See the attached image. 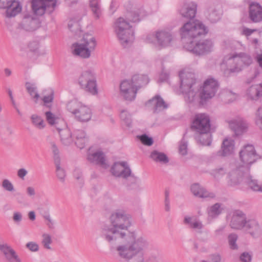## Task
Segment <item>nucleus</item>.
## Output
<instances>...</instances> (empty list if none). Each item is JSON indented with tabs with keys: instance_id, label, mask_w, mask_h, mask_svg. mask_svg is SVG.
Instances as JSON below:
<instances>
[{
	"instance_id": "nucleus-58",
	"label": "nucleus",
	"mask_w": 262,
	"mask_h": 262,
	"mask_svg": "<svg viewBox=\"0 0 262 262\" xmlns=\"http://www.w3.org/2000/svg\"><path fill=\"white\" fill-rule=\"evenodd\" d=\"M26 246L31 252H37L39 250L38 245L34 242H28Z\"/></svg>"
},
{
	"instance_id": "nucleus-3",
	"label": "nucleus",
	"mask_w": 262,
	"mask_h": 262,
	"mask_svg": "<svg viewBox=\"0 0 262 262\" xmlns=\"http://www.w3.org/2000/svg\"><path fill=\"white\" fill-rule=\"evenodd\" d=\"M252 62L251 57L244 53L235 54L226 57L221 64V69L226 77L242 70L244 66H249Z\"/></svg>"
},
{
	"instance_id": "nucleus-26",
	"label": "nucleus",
	"mask_w": 262,
	"mask_h": 262,
	"mask_svg": "<svg viewBox=\"0 0 262 262\" xmlns=\"http://www.w3.org/2000/svg\"><path fill=\"white\" fill-rule=\"evenodd\" d=\"M194 137L196 141L202 145L209 146L211 144V135L210 132L194 133Z\"/></svg>"
},
{
	"instance_id": "nucleus-28",
	"label": "nucleus",
	"mask_w": 262,
	"mask_h": 262,
	"mask_svg": "<svg viewBox=\"0 0 262 262\" xmlns=\"http://www.w3.org/2000/svg\"><path fill=\"white\" fill-rule=\"evenodd\" d=\"M131 80L135 84V86L139 90L147 84L149 79L147 75L135 74L132 77Z\"/></svg>"
},
{
	"instance_id": "nucleus-6",
	"label": "nucleus",
	"mask_w": 262,
	"mask_h": 262,
	"mask_svg": "<svg viewBox=\"0 0 262 262\" xmlns=\"http://www.w3.org/2000/svg\"><path fill=\"white\" fill-rule=\"evenodd\" d=\"M78 83L82 90L93 95L98 93L96 74L91 70L81 73L78 78Z\"/></svg>"
},
{
	"instance_id": "nucleus-9",
	"label": "nucleus",
	"mask_w": 262,
	"mask_h": 262,
	"mask_svg": "<svg viewBox=\"0 0 262 262\" xmlns=\"http://www.w3.org/2000/svg\"><path fill=\"white\" fill-rule=\"evenodd\" d=\"M219 84L214 78H208L205 81L203 89L200 94L201 102L213 97L218 90Z\"/></svg>"
},
{
	"instance_id": "nucleus-1",
	"label": "nucleus",
	"mask_w": 262,
	"mask_h": 262,
	"mask_svg": "<svg viewBox=\"0 0 262 262\" xmlns=\"http://www.w3.org/2000/svg\"><path fill=\"white\" fill-rule=\"evenodd\" d=\"M110 225L101 230V237L111 246V249L125 262H160L155 254L144 256V250L149 245L147 239L137 236L128 229L132 225L131 216L123 210L113 211L110 217Z\"/></svg>"
},
{
	"instance_id": "nucleus-8",
	"label": "nucleus",
	"mask_w": 262,
	"mask_h": 262,
	"mask_svg": "<svg viewBox=\"0 0 262 262\" xmlns=\"http://www.w3.org/2000/svg\"><path fill=\"white\" fill-rule=\"evenodd\" d=\"M194 133L202 132H210V120L209 116L205 114H199L195 116L190 129Z\"/></svg>"
},
{
	"instance_id": "nucleus-2",
	"label": "nucleus",
	"mask_w": 262,
	"mask_h": 262,
	"mask_svg": "<svg viewBox=\"0 0 262 262\" xmlns=\"http://www.w3.org/2000/svg\"><path fill=\"white\" fill-rule=\"evenodd\" d=\"M197 5L193 2L184 4L179 10L182 17L191 20L196 15ZM208 32V29L201 21L198 20L191 21L184 24L180 29V34L185 42L192 45L193 41L198 36L205 35Z\"/></svg>"
},
{
	"instance_id": "nucleus-57",
	"label": "nucleus",
	"mask_w": 262,
	"mask_h": 262,
	"mask_svg": "<svg viewBox=\"0 0 262 262\" xmlns=\"http://www.w3.org/2000/svg\"><path fill=\"white\" fill-rule=\"evenodd\" d=\"M45 54V52L40 53V50H28L27 55L31 58L36 59L39 55Z\"/></svg>"
},
{
	"instance_id": "nucleus-20",
	"label": "nucleus",
	"mask_w": 262,
	"mask_h": 262,
	"mask_svg": "<svg viewBox=\"0 0 262 262\" xmlns=\"http://www.w3.org/2000/svg\"><path fill=\"white\" fill-rule=\"evenodd\" d=\"M230 128L238 136L245 133L248 128L247 123L242 119L234 120L229 122Z\"/></svg>"
},
{
	"instance_id": "nucleus-34",
	"label": "nucleus",
	"mask_w": 262,
	"mask_h": 262,
	"mask_svg": "<svg viewBox=\"0 0 262 262\" xmlns=\"http://www.w3.org/2000/svg\"><path fill=\"white\" fill-rule=\"evenodd\" d=\"M9 8L6 12V15L7 17H14L21 10V7L20 5L14 1L12 4L9 6Z\"/></svg>"
},
{
	"instance_id": "nucleus-27",
	"label": "nucleus",
	"mask_w": 262,
	"mask_h": 262,
	"mask_svg": "<svg viewBox=\"0 0 262 262\" xmlns=\"http://www.w3.org/2000/svg\"><path fill=\"white\" fill-rule=\"evenodd\" d=\"M73 136L75 138V144L80 149L84 148L87 141L85 133L82 129H76L74 131Z\"/></svg>"
},
{
	"instance_id": "nucleus-22",
	"label": "nucleus",
	"mask_w": 262,
	"mask_h": 262,
	"mask_svg": "<svg viewBox=\"0 0 262 262\" xmlns=\"http://www.w3.org/2000/svg\"><path fill=\"white\" fill-rule=\"evenodd\" d=\"M77 120L80 122L89 121L92 117V112L90 108L82 105L75 115Z\"/></svg>"
},
{
	"instance_id": "nucleus-12",
	"label": "nucleus",
	"mask_w": 262,
	"mask_h": 262,
	"mask_svg": "<svg viewBox=\"0 0 262 262\" xmlns=\"http://www.w3.org/2000/svg\"><path fill=\"white\" fill-rule=\"evenodd\" d=\"M120 93L127 101L134 100L136 96L138 89L132 80H124L120 84Z\"/></svg>"
},
{
	"instance_id": "nucleus-55",
	"label": "nucleus",
	"mask_w": 262,
	"mask_h": 262,
	"mask_svg": "<svg viewBox=\"0 0 262 262\" xmlns=\"http://www.w3.org/2000/svg\"><path fill=\"white\" fill-rule=\"evenodd\" d=\"M2 187L5 190L9 191H13L14 190L13 184L7 179H5L3 181Z\"/></svg>"
},
{
	"instance_id": "nucleus-10",
	"label": "nucleus",
	"mask_w": 262,
	"mask_h": 262,
	"mask_svg": "<svg viewBox=\"0 0 262 262\" xmlns=\"http://www.w3.org/2000/svg\"><path fill=\"white\" fill-rule=\"evenodd\" d=\"M156 39L158 45L162 48H167L170 46L173 37L172 34L165 31H158L155 34L148 35L146 37V41L152 43L153 39Z\"/></svg>"
},
{
	"instance_id": "nucleus-13",
	"label": "nucleus",
	"mask_w": 262,
	"mask_h": 262,
	"mask_svg": "<svg viewBox=\"0 0 262 262\" xmlns=\"http://www.w3.org/2000/svg\"><path fill=\"white\" fill-rule=\"evenodd\" d=\"M247 174V169L241 166L231 171L228 174V184L230 186H235L239 185L244 179H245Z\"/></svg>"
},
{
	"instance_id": "nucleus-36",
	"label": "nucleus",
	"mask_w": 262,
	"mask_h": 262,
	"mask_svg": "<svg viewBox=\"0 0 262 262\" xmlns=\"http://www.w3.org/2000/svg\"><path fill=\"white\" fill-rule=\"evenodd\" d=\"M90 7L94 17L99 19L101 15V9L98 0H90Z\"/></svg>"
},
{
	"instance_id": "nucleus-50",
	"label": "nucleus",
	"mask_w": 262,
	"mask_h": 262,
	"mask_svg": "<svg viewBox=\"0 0 262 262\" xmlns=\"http://www.w3.org/2000/svg\"><path fill=\"white\" fill-rule=\"evenodd\" d=\"M126 17L128 20L136 23L140 21L139 14L135 11H127Z\"/></svg>"
},
{
	"instance_id": "nucleus-25",
	"label": "nucleus",
	"mask_w": 262,
	"mask_h": 262,
	"mask_svg": "<svg viewBox=\"0 0 262 262\" xmlns=\"http://www.w3.org/2000/svg\"><path fill=\"white\" fill-rule=\"evenodd\" d=\"M148 103L154 105V113H158L165 108L168 106L164 100L159 96L157 95L148 101Z\"/></svg>"
},
{
	"instance_id": "nucleus-37",
	"label": "nucleus",
	"mask_w": 262,
	"mask_h": 262,
	"mask_svg": "<svg viewBox=\"0 0 262 262\" xmlns=\"http://www.w3.org/2000/svg\"><path fill=\"white\" fill-rule=\"evenodd\" d=\"M37 20L34 18L26 19L24 21V27L28 31H33L35 30L38 27Z\"/></svg>"
},
{
	"instance_id": "nucleus-23",
	"label": "nucleus",
	"mask_w": 262,
	"mask_h": 262,
	"mask_svg": "<svg viewBox=\"0 0 262 262\" xmlns=\"http://www.w3.org/2000/svg\"><path fill=\"white\" fill-rule=\"evenodd\" d=\"M234 141L232 139H225L222 143V150L218 152V154L222 156H227L231 155L234 150Z\"/></svg>"
},
{
	"instance_id": "nucleus-15",
	"label": "nucleus",
	"mask_w": 262,
	"mask_h": 262,
	"mask_svg": "<svg viewBox=\"0 0 262 262\" xmlns=\"http://www.w3.org/2000/svg\"><path fill=\"white\" fill-rule=\"evenodd\" d=\"M246 221V214L242 211L236 210L233 212L229 226L232 229L242 230L244 229Z\"/></svg>"
},
{
	"instance_id": "nucleus-35",
	"label": "nucleus",
	"mask_w": 262,
	"mask_h": 262,
	"mask_svg": "<svg viewBox=\"0 0 262 262\" xmlns=\"http://www.w3.org/2000/svg\"><path fill=\"white\" fill-rule=\"evenodd\" d=\"M150 158L156 162H160L163 164H166L169 162L167 156L163 152L154 150L150 154Z\"/></svg>"
},
{
	"instance_id": "nucleus-43",
	"label": "nucleus",
	"mask_w": 262,
	"mask_h": 262,
	"mask_svg": "<svg viewBox=\"0 0 262 262\" xmlns=\"http://www.w3.org/2000/svg\"><path fill=\"white\" fill-rule=\"evenodd\" d=\"M72 54L76 57L88 58L91 55V50H72Z\"/></svg>"
},
{
	"instance_id": "nucleus-60",
	"label": "nucleus",
	"mask_w": 262,
	"mask_h": 262,
	"mask_svg": "<svg viewBox=\"0 0 262 262\" xmlns=\"http://www.w3.org/2000/svg\"><path fill=\"white\" fill-rule=\"evenodd\" d=\"M179 152L182 155H186L187 153V144L184 140H182L180 144Z\"/></svg>"
},
{
	"instance_id": "nucleus-51",
	"label": "nucleus",
	"mask_w": 262,
	"mask_h": 262,
	"mask_svg": "<svg viewBox=\"0 0 262 262\" xmlns=\"http://www.w3.org/2000/svg\"><path fill=\"white\" fill-rule=\"evenodd\" d=\"M51 243V236L48 234H43L42 235V239L41 242V244L43 247L47 249H51V247H50V244Z\"/></svg>"
},
{
	"instance_id": "nucleus-11",
	"label": "nucleus",
	"mask_w": 262,
	"mask_h": 262,
	"mask_svg": "<svg viewBox=\"0 0 262 262\" xmlns=\"http://www.w3.org/2000/svg\"><path fill=\"white\" fill-rule=\"evenodd\" d=\"M241 161L245 165V169L249 168V166L254 163L258 158L254 147L252 145H247L239 152Z\"/></svg>"
},
{
	"instance_id": "nucleus-16",
	"label": "nucleus",
	"mask_w": 262,
	"mask_h": 262,
	"mask_svg": "<svg viewBox=\"0 0 262 262\" xmlns=\"http://www.w3.org/2000/svg\"><path fill=\"white\" fill-rule=\"evenodd\" d=\"M96 45L95 38L89 34H84L80 42L73 43L72 49H94Z\"/></svg>"
},
{
	"instance_id": "nucleus-14",
	"label": "nucleus",
	"mask_w": 262,
	"mask_h": 262,
	"mask_svg": "<svg viewBox=\"0 0 262 262\" xmlns=\"http://www.w3.org/2000/svg\"><path fill=\"white\" fill-rule=\"evenodd\" d=\"M223 15V10L219 4H211L207 8L205 16L208 20L212 24L220 21Z\"/></svg>"
},
{
	"instance_id": "nucleus-54",
	"label": "nucleus",
	"mask_w": 262,
	"mask_h": 262,
	"mask_svg": "<svg viewBox=\"0 0 262 262\" xmlns=\"http://www.w3.org/2000/svg\"><path fill=\"white\" fill-rule=\"evenodd\" d=\"M140 139L142 143L145 145L151 146L153 144L152 138L145 134L141 135L140 137Z\"/></svg>"
},
{
	"instance_id": "nucleus-52",
	"label": "nucleus",
	"mask_w": 262,
	"mask_h": 262,
	"mask_svg": "<svg viewBox=\"0 0 262 262\" xmlns=\"http://www.w3.org/2000/svg\"><path fill=\"white\" fill-rule=\"evenodd\" d=\"M226 169L224 167H219L213 169L211 174L215 178H219L226 173Z\"/></svg>"
},
{
	"instance_id": "nucleus-40",
	"label": "nucleus",
	"mask_w": 262,
	"mask_h": 262,
	"mask_svg": "<svg viewBox=\"0 0 262 262\" xmlns=\"http://www.w3.org/2000/svg\"><path fill=\"white\" fill-rule=\"evenodd\" d=\"M213 43L211 39H206L195 43V46L192 49H210Z\"/></svg>"
},
{
	"instance_id": "nucleus-17",
	"label": "nucleus",
	"mask_w": 262,
	"mask_h": 262,
	"mask_svg": "<svg viewBox=\"0 0 262 262\" xmlns=\"http://www.w3.org/2000/svg\"><path fill=\"white\" fill-rule=\"evenodd\" d=\"M243 229L254 238L262 234V229L258 222L254 219L247 220Z\"/></svg>"
},
{
	"instance_id": "nucleus-47",
	"label": "nucleus",
	"mask_w": 262,
	"mask_h": 262,
	"mask_svg": "<svg viewBox=\"0 0 262 262\" xmlns=\"http://www.w3.org/2000/svg\"><path fill=\"white\" fill-rule=\"evenodd\" d=\"M43 3L45 4V11H47L51 13L55 10L57 0H43Z\"/></svg>"
},
{
	"instance_id": "nucleus-19",
	"label": "nucleus",
	"mask_w": 262,
	"mask_h": 262,
	"mask_svg": "<svg viewBox=\"0 0 262 262\" xmlns=\"http://www.w3.org/2000/svg\"><path fill=\"white\" fill-rule=\"evenodd\" d=\"M191 192L195 196L200 198H214L215 196L213 192H209L198 183L193 184L190 187Z\"/></svg>"
},
{
	"instance_id": "nucleus-39",
	"label": "nucleus",
	"mask_w": 262,
	"mask_h": 262,
	"mask_svg": "<svg viewBox=\"0 0 262 262\" xmlns=\"http://www.w3.org/2000/svg\"><path fill=\"white\" fill-rule=\"evenodd\" d=\"M82 105L80 102L76 100H72L67 103V108L69 112L75 115Z\"/></svg>"
},
{
	"instance_id": "nucleus-32",
	"label": "nucleus",
	"mask_w": 262,
	"mask_h": 262,
	"mask_svg": "<svg viewBox=\"0 0 262 262\" xmlns=\"http://www.w3.org/2000/svg\"><path fill=\"white\" fill-rule=\"evenodd\" d=\"M245 183L252 190L262 192V187L258 184L256 180L252 179V177L249 174V168H247Z\"/></svg>"
},
{
	"instance_id": "nucleus-62",
	"label": "nucleus",
	"mask_w": 262,
	"mask_h": 262,
	"mask_svg": "<svg viewBox=\"0 0 262 262\" xmlns=\"http://www.w3.org/2000/svg\"><path fill=\"white\" fill-rule=\"evenodd\" d=\"M169 192L168 190L165 191V210L166 211L170 210V200H169Z\"/></svg>"
},
{
	"instance_id": "nucleus-38",
	"label": "nucleus",
	"mask_w": 262,
	"mask_h": 262,
	"mask_svg": "<svg viewBox=\"0 0 262 262\" xmlns=\"http://www.w3.org/2000/svg\"><path fill=\"white\" fill-rule=\"evenodd\" d=\"M222 212L221 205L219 203H215L208 209V215L209 217L214 219L217 217Z\"/></svg>"
},
{
	"instance_id": "nucleus-29",
	"label": "nucleus",
	"mask_w": 262,
	"mask_h": 262,
	"mask_svg": "<svg viewBox=\"0 0 262 262\" xmlns=\"http://www.w3.org/2000/svg\"><path fill=\"white\" fill-rule=\"evenodd\" d=\"M57 129L58 131L60 137V140L62 144L65 145H70L72 142V135L70 130L66 127L60 128L59 126H57Z\"/></svg>"
},
{
	"instance_id": "nucleus-18",
	"label": "nucleus",
	"mask_w": 262,
	"mask_h": 262,
	"mask_svg": "<svg viewBox=\"0 0 262 262\" xmlns=\"http://www.w3.org/2000/svg\"><path fill=\"white\" fill-rule=\"evenodd\" d=\"M249 17L253 23L262 20V7L259 3L252 2L249 5Z\"/></svg>"
},
{
	"instance_id": "nucleus-61",
	"label": "nucleus",
	"mask_w": 262,
	"mask_h": 262,
	"mask_svg": "<svg viewBox=\"0 0 262 262\" xmlns=\"http://www.w3.org/2000/svg\"><path fill=\"white\" fill-rule=\"evenodd\" d=\"M251 259V255L247 252H243L240 256V260L242 262H250Z\"/></svg>"
},
{
	"instance_id": "nucleus-59",
	"label": "nucleus",
	"mask_w": 262,
	"mask_h": 262,
	"mask_svg": "<svg viewBox=\"0 0 262 262\" xmlns=\"http://www.w3.org/2000/svg\"><path fill=\"white\" fill-rule=\"evenodd\" d=\"M52 148L53 152L54 154V163L56 162L57 161H58V162H60V158L59 155V151L58 148L54 143H52Z\"/></svg>"
},
{
	"instance_id": "nucleus-31",
	"label": "nucleus",
	"mask_w": 262,
	"mask_h": 262,
	"mask_svg": "<svg viewBox=\"0 0 262 262\" xmlns=\"http://www.w3.org/2000/svg\"><path fill=\"white\" fill-rule=\"evenodd\" d=\"M43 0H32L31 7L34 13L38 16H42L45 13Z\"/></svg>"
},
{
	"instance_id": "nucleus-56",
	"label": "nucleus",
	"mask_w": 262,
	"mask_h": 262,
	"mask_svg": "<svg viewBox=\"0 0 262 262\" xmlns=\"http://www.w3.org/2000/svg\"><path fill=\"white\" fill-rule=\"evenodd\" d=\"M256 124L262 130V108L258 109L256 113Z\"/></svg>"
},
{
	"instance_id": "nucleus-53",
	"label": "nucleus",
	"mask_w": 262,
	"mask_h": 262,
	"mask_svg": "<svg viewBox=\"0 0 262 262\" xmlns=\"http://www.w3.org/2000/svg\"><path fill=\"white\" fill-rule=\"evenodd\" d=\"M68 28L71 31L77 34L78 32H80L81 30L78 22L73 20L70 21L68 24Z\"/></svg>"
},
{
	"instance_id": "nucleus-45",
	"label": "nucleus",
	"mask_w": 262,
	"mask_h": 262,
	"mask_svg": "<svg viewBox=\"0 0 262 262\" xmlns=\"http://www.w3.org/2000/svg\"><path fill=\"white\" fill-rule=\"evenodd\" d=\"M26 87L28 92L35 99V102H36L39 97V94L36 92V88L35 87L33 84L28 82L26 83Z\"/></svg>"
},
{
	"instance_id": "nucleus-41",
	"label": "nucleus",
	"mask_w": 262,
	"mask_h": 262,
	"mask_svg": "<svg viewBox=\"0 0 262 262\" xmlns=\"http://www.w3.org/2000/svg\"><path fill=\"white\" fill-rule=\"evenodd\" d=\"M236 94L230 91H225L222 94L221 97L225 103H229L235 100L237 98Z\"/></svg>"
},
{
	"instance_id": "nucleus-63",
	"label": "nucleus",
	"mask_w": 262,
	"mask_h": 262,
	"mask_svg": "<svg viewBox=\"0 0 262 262\" xmlns=\"http://www.w3.org/2000/svg\"><path fill=\"white\" fill-rule=\"evenodd\" d=\"M195 56H201L207 54L210 50H187Z\"/></svg>"
},
{
	"instance_id": "nucleus-33",
	"label": "nucleus",
	"mask_w": 262,
	"mask_h": 262,
	"mask_svg": "<svg viewBox=\"0 0 262 262\" xmlns=\"http://www.w3.org/2000/svg\"><path fill=\"white\" fill-rule=\"evenodd\" d=\"M45 114L47 120L50 125H55L56 128L57 126H59L58 124H62L63 126H65L64 121L59 118L56 117L50 111L46 112Z\"/></svg>"
},
{
	"instance_id": "nucleus-49",
	"label": "nucleus",
	"mask_w": 262,
	"mask_h": 262,
	"mask_svg": "<svg viewBox=\"0 0 262 262\" xmlns=\"http://www.w3.org/2000/svg\"><path fill=\"white\" fill-rule=\"evenodd\" d=\"M120 117L127 126L130 127L132 121L130 114L126 111H122L120 113Z\"/></svg>"
},
{
	"instance_id": "nucleus-44",
	"label": "nucleus",
	"mask_w": 262,
	"mask_h": 262,
	"mask_svg": "<svg viewBox=\"0 0 262 262\" xmlns=\"http://www.w3.org/2000/svg\"><path fill=\"white\" fill-rule=\"evenodd\" d=\"M54 163L56 166V176L60 182L63 183L66 177V172L64 170L60 167V162L57 161V162Z\"/></svg>"
},
{
	"instance_id": "nucleus-21",
	"label": "nucleus",
	"mask_w": 262,
	"mask_h": 262,
	"mask_svg": "<svg viewBox=\"0 0 262 262\" xmlns=\"http://www.w3.org/2000/svg\"><path fill=\"white\" fill-rule=\"evenodd\" d=\"M88 159L91 162L99 165L103 168H106L108 166L106 162L105 156L102 151H96L89 155Z\"/></svg>"
},
{
	"instance_id": "nucleus-7",
	"label": "nucleus",
	"mask_w": 262,
	"mask_h": 262,
	"mask_svg": "<svg viewBox=\"0 0 262 262\" xmlns=\"http://www.w3.org/2000/svg\"><path fill=\"white\" fill-rule=\"evenodd\" d=\"M111 172L115 177L122 178L135 184L138 178L132 174L131 170L126 162H116L111 168Z\"/></svg>"
},
{
	"instance_id": "nucleus-24",
	"label": "nucleus",
	"mask_w": 262,
	"mask_h": 262,
	"mask_svg": "<svg viewBox=\"0 0 262 262\" xmlns=\"http://www.w3.org/2000/svg\"><path fill=\"white\" fill-rule=\"evenodd\" d=\"M184 223L187 225L190 228L198 230L199 233L202 232L204 226L201 221L194 217L186 216L184 217Z\"/></svg>"
},
{
	"instance_id": "nucleus-42",
	"label": "nucleus",
	"mask_w": 262,
	"mask_h": 262,
	"mask_svg": "<svg viewBox=\"0 0 262 262\" xmlns=\"http://www.w3.org/2000/svg\"><path fill=\"white\" fill-rule=\"evenodd\" d=\"M238 239V235L235 233H230L228 236V242L229 248L232 250H237L238 245L236 243Z\"/></svg>"
},
{
	"instance_id": "nucleus-30",
	"label": "nucleus",
	"mask_w": 262,
	"mask_h": 262,
	"mask_svg": "<svg viewBox=\"0 0 262 262\" xmlns=\"http://www.w3.org/2000/svg\"><path fill=\"white\" fill-rule=\"evenodd\" d=\"M247 95L252 100H257L262 96V83L253 85L247 91Z\"/></svg>"
},
{
	"instance_id": "nucleus-64",
	"label": "nucleus",
	"mask_w": 262,
	"mask_h": 262,
	"mask_svg": "<svg viewBox=\"0 0 262 262\" xmlns=\"http://www.w3.org/2000/svg\"><path fill=\"white\" fill-rule=\"evenodd\" d=\"M22 219L21 213L19 212H14L13 213V220L15 223L19 224L22 221Z\"/></svg>"
},
{
	"instance_id": "nucleus-46",
	"label": "nucleus",
	"mask_w": 262,
	"mask_h": 262,
	"mask_svg": "<svg viewBox=\"0 0 262 262\" xmlns=\"http://www.w3.org/2000/svg\"><path fill=\"white\" fill-rule=\"evenodd\" d=\"M0 250L3 252L8 260H11L9 254H11L12 257L16 253L15 251L7 245H0Z\"/></svg>"
},
{
	"instance_id": "nucleus-4",
	"label": "nucleus",
	"mask_w": 262,
	"mask_h": 262,
	"mask_svg": "<svg viewBox=\"0 0 262 262\" xmlns=\"http://www.w3.org/2000/svg\"><path fill=\"white\" fill-rule=\"evenodd\" d=\"M181 80L180 90L185 94L184 98L188 102L195 99L198 89H195L196 79L194 74L191 72L181 71L179 74Z\"/></svg>"
},
{
	"instance_id": "nucleus-48",
	"label": "nucleus",
	"mask_w": 262,
	"mask_h": 262,
	"mask_svg": "<svg viewBox=\"0 0 262 262\" xmlns=\"http://www.w3.org/2000/svg\"><path fill=\"white\" fill-rule=\"evenodd\" d=\"M33 124L39 129L43 128L45 126L43 120L40 117L36 115H33L31 116Z\"/></svg>"
},
{
	"instance_id": "nucleus-5",
	"label": "nucleus",
	"mask_w": 262,
	"mask_h": 262,
	"mask_svg": "<svg viewBox=\"0 0 262 262\" xmlns=\"http://www.w3.org/2000/svg\"><path fill=\"white\" fill-rule=\"evenodd\" d=\"M115 30L124 48L135 39L134 31L129 23L123 17H119L115 24Z\"/></svg>"
}]
</instances>
